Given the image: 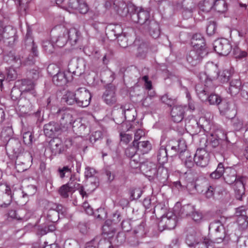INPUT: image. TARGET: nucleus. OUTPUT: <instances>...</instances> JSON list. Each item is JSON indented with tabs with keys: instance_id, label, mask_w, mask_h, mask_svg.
Listing matches in <instances>:
<instances>
[{
	"instance_id": "obj_53",
	"label": "nucleus",
	"mask_w": 248,
	"mask_h": 248,
	"mask_svg": "<svg viewBox=\"0 0 248 248\" xmlns=\"http://www.w3.org/2000/svg\"><path fill=\"white\" fill-rule=\"evenodd\" d=\"M216 30V24L215 22H210L206 28V31L208 35H212L215 32Z\"/></svg>"
},
{
	"instance_id": "obj_7",
	"label": "nucleus",
	"mask_w": 248,
	"mask_h": 248,
	"mask_svg": "<svg viewBox=\"0 0 248 248\" xmlns=\"http://www.w3.org/2000/svg\"><path fill=\"white\" fill-rule=\"evenodd\" d=\"M57 113L61 124L63 125H69L72 124L74 117L76 116L75 112L69 108L59 109Z\"/></svg>"
},
{
	"instance_id": "obj_41",
	"label": "nucleus",
	"mask_w": 248,
	"mask_h": 248,
	"mask_svg": "<svg viewBox=\"0 0 248 248\" xmlns=\"http://www.w3.org/2000/svg\"><path fill=\"white\" fill-rule=\"evenodd\" d=\"M233 54L235 58L238 59H242L248 57V51L242 50L238 46H236L233 48Z\"/></svg>"
},
{
	"instance_id": "obj_47",
	"label": "nucleus",
	"mask_w": 248,
	"mask_h": 248,
	"mask_svg": "<svg viewBox=\"0 0 248 248\" xmlns=\"http://www.w3.org/2000/svg\"><path fill=\"white\" fill-rule=\"evenodd\" d=\"M17 75L16 70L13 67H10L7 70L6 79L9 81L15 80L16 78Z\"/></svg>"
},
{
	"instance_id": "obj_59",
	"label": "nucleus",
	"mask_w": 248,
	"mask_h": 248,
	"mask_svg": "<svg viewBox=\"0 0 248 248\" xmlns=\"http://www.w3.org/2000/svg\"><path fill=\"white\" fill-rule=\"evenodd\" d=\"M96 171L93 168L89 167L85 168L84 174L86 178H89L93 177Z\"/></svg>"
},
{
	"instance_id": "obj_40",
	"label": "nucleus",
	"mask_w": 248,
	"mask_h": 248,
	"mask_svg": "<svg viewBox=\"0 0 248 248\" xmlns=\"http://www.w3.org/2000/svg\"><path fill=\"white\" fill-rule=\"evenodd\" d=\"M225 171L223 165L222 163L218 164L217 169L210 174V177L214 179H217L220 178Z\"/></svg>"
},
{
	"instance_id": "obj_35",
	"label": "nucleus",
	"mask_w": 248,
	"mask_h": 248,
	"mask_svg": "<svg viewBox=\"0 0 248 248\" xmlns=\"http://www.w3.org/2000/svg\"><path fill=\"white\" fill-rule=\"evenodd\" d=\"M232 72L233 71L231 69L224 70L219 73H218L217 78L222 83L227 82L229 80Z\"/></svg>"
},
{
	"instance_id": "obj_23",
	"label": "nucleus",
	"mask_w": 248,
	"mask_h": 248,
	"mask_svg": "<svg viewBox=\"0 0 248 248\" xmlns=\"http://www.w3.org/2000/svg\"><path fill=\"white\" fill-rule=\"evenodd\" d=\"M52 154L54 155H59L65 150L64 145L59 140H53L50 142Z\"/></svg>"
},
{
	"instance_id": "obj_64",
	"label": "nucleus",
	"mask_w": 248,
	"mask_h": 248,
	"mask_svg": "<svg viewBox=\"0 0 248 248\" xmlns=\"http://www.w3.org/2000/svg\"><path fill=\"white\" fill-rule=\"evenodd\" d=\"M82 207L83 209H84L85 212L89 215H92L93 214V208L90 206L89 203L87 202H84L83 203Z\"/></svg>"
},
{
	"instance_id": "obj_8",
	"label": "nucleus",
	"mask_w": 248,
	"mask_h": 248,
	"mask_svg": "<svg viewBox=\"0 0 248 248\" xmlns=\"http://www.w3.org/2000/svg\"><path fill=\"white\" fill-rule=\"evenodd\" d=\"M12 201L11 191L6 184L0 185V207H6Z\"/></svg>"
},
{
	"instance_id": "obj_11",
	"label": "nucleus",
	"mask_w": 248,
	"mask_h": 248,
	"mask_svg": "<svg viewBox=\"0 0 248 248\" xmlns=\"http://www.w3.org/2000/svg\"><path fill=\"white\" fill-rule=\"evenodd\" d=\"M209 231L216 233L217 243L221 242L224 237V227L219 221H215L210 223L209 227Z\"/></svg>"
},
{
	"instance_id": "obj_56",
	"label": "nucleus",
	"mask_w": 248,
	"mask_h": 248,
	"mask_svg": "<svg viewBox=\"0 0 248 248\" xmlns=\"http://www.w3.org/2000/svg\"><path fill=\"white\" fill-rule=\"evenodd\" d=\"M145 132L144 131L141 129H138L137 130L135 133V138L133 142V144H134V146L137 145L136 144L138 143V141L140 140V139L144 136Z\"/></svg>"
},
{
	"instance_id": "obj_24",
	"label": "nucleus",
	"mask_w": 248,
	"mask_h": 248,
	"mask_svg": "<svg viewBox=\"0 0 248 248\" xmlns=\"http://www.w3.org/2000/svg\"><path fill=\"white\" fill-rule=\"evenodd\" d=\"M210 115L209 117L206 116L201 117L198 122H196L193 120L194 123L196 124L199 125L204 131H209L211 128V120Z\"/></svg>"
},
{
	"instance_id": "obj_36",
	"label": "nucleus",
	"mask_w": 248,
	"mask_h": 248,
	"mask_svg": "<svg viewBox=\"0 0 248 248\" xmlns=\"http://www.w3.org/2000/svg\"><path fill=\"white\" fill-rule=\"evenodd\" d=\"M123 112L126 119H128V121H132L134 119L136 110L132 106H125Z\"/></svg>"
},
{
	"instance_id": "obj_13",
	"label": "nucleus",
	"mask_w": 248,
	"mask_h": 248,
	"mask_svg": "<svg viewBox=\"0 0 248 248\" xmlns=\"http://www.w3.org/2000/svg\"><path fill=\"white\" fill-rule=\"evenodd\" d=\"M68 7L72 13H73V10H77L83 14H86L89 10L87 4L83 0H69Z\"/></svg>"
},
{
	"instance_id": "obj_38",
	"label": "nucleus",
	"mask_w": 248,
	"mask_h": 248,
	"mask_svg": "<svg viewBox=\"0 0 248 248\" xmlns=\"http://www.w3.org/2000/svg\"><path fill=\"white\" fill-rule=\"evenodd\" d=\"M246 212L244 207L241 206L236 208L235 215L239 217L238 221H240V218L243 220V223H246V225L248 226V217H246Z\"/></svg>"
},
{
	"instance_id": "obj_19",
	"label": "nucleus",
	"mask_w": 248,
	"mask_h": 248,
	"mask_svg": "<svg viewBox=\"0 0 248 248\" xmlns=\"http://www.w3.org/2000/svg\"><path fill=\"white\" fill-rule=\"evenodd\" d=\"M68 76H71V74L69 72H60L53 76V81L57 86H63L70 80Z\"/></svg>"
},
{
	"instance_id": "obj_15",
	"label": "nucleus",
	"mask_w": 248,
	"mask_h": 248,
	"mask_svg": "<svg viewBox=\"0 0 248 248\" xmlns=\"http://www.w3.org/2000/svg\"><path fill=\"white\" fill-rule=\"evenodd\" d=\"M173 141H170L167 145L168 149H171V154L172 155H175L176 153L179 152L181 154L186 152V145L185 140L184 139L179 140L176 143V145H173Z\"/></svg>"
},
{
	"instance_id": "obj_27",
	"label": "nucleus",
	"mask_w": 248,
	"mask_h": 248,
	"mask_svg": "<svg viewBox=\"0 0 248 248\" xmlns=\"http://www.w3.org/2000/svg\"><path fill=\"white\" fill-rule=\"evenodd\" d=\"M114 8L122 16H125L128 12L127 5L124 1H116L113 2Z\"/></svg>"
},
{
	"instance_id": "obj_10",
	"label": "nucleus",
	"mask_w": 248,
	"mask_h": 248,
	"mask_svg": "<svg viewBox=\"0 0 248 248\" xmlns=\"http://www.w3.org/2000/svg\"><path fill=\"white\" fill-rule=\"evenodd\" d=\"M195 163L199 166L204 167L209 162V154L204 149H198L194 155Z\"/></svg>"
},
{
	"instance_id": "obj_63",
	"label": "nucleus",
	"mask_w": 248,
	"mask_h": 248,
	"mask_svg": "<svg viewBox=\"0 0 248 248\" xmlns=\"http://www.w3.org/2000/svg\"><path fill=\"white\" fill-rule=\"evenodd\" d=\"M120 136L121 141L125 144L128 143L132 140V136L129 134L121 133Z\"/></svg>"
},
{
	"instance_id": "obj_48",
	"label": "nucleus",
	"mask_w": 248,
	"mask_h": 248,
	"mask_svg": "<svg viewBox=\"0 0 248 248\" xmlns=\"http://www.w3.org/2000/svg\"><path fill=\"white\" fill-rule=\"evenodd\" d=\"M209 103L211 105H218L221 102V98L217 94H212L207 98Z\"/></svg>"
},
{
	"instance_id": "obj_16",
	"label": "nucleus",
	"mask_w": 248,
	"mask_h": 248,
	"mask_svg": "<svg viewBox=\"0 0 248 248\" xmlns=\"http://www.w3.org/2000/svg\"><path fill=\"white\" fill-rule=\"evenodd\" d=\"M186 108L181 105H176L173 107L171 111L172 120L176 123L182 121L184 118Z\"/></svg>"
},
{
	"instance_id": "obj_14",
	"label": "nucleus",
	"mask_w": 248,
	"mask_h": 248,
	"mask_svg": "<svg viewBox=\"0 0 248 248\" xmlns=\"http://www.w3.org/2000/svg\"><path fill=\"white\" fill-rule=\"evenodd\" d=\"M183 210L186 216H190L196 222H200L203 219V215L200 211H196L193 206L187 205L183 208Z\"/></svg>"
},
{
	"instance_id": "obj_6",
	"label": "nucleus",
	"mask_w": 248,
	"mask_h": 248,
	"mask_svg": "<svg viewBox=\"0 0 248 248\" xmlns=\"http://www.w3.org/2000/svg\"><path fill=\"white\" fill-rule=\"evenodd\" d=\"M16 30L11 26L0 27V40H3L9 45L12 46L16 39Z\"/></svg>"
},
{
	"instance_id": "obj_9",
	"label": "nucleus",
	"mask_w": 248,
	"mask_h": 248,
	"mask_svg": "<svg viewBox=\"0 0 248 248\" xmlns=\"http://www.w3.org/2000/svg\"><path fill=\"white\" fill-rule=\"evenodd\" d=\"M176 217L172 213H168L162 217L158 225L159 228L163 229L171 230L174 229L176 225Z\"/></svg>"
},
{
	"instance_id": "obj_2",
	"label": "nucleus",
	"mask_w": 248,
	"mask_h": 248,
	"mask_svg": "<svg viewBox=\"0 0 248 248\" xmlns=\"http://www.w3.org/2000/svg\"><path fill=\"white\" fill-rule=\"evenodd\" d=\"M225 172L224 180L227 183L231 185L235 182L234 187L235 196L237 199L241 200L244 194V186L242 181L237 180L236 172L234 169L227 168Z\"/></svg>"
},
{
	"instance_id": "obj_44",
	"label": "nucleus",
	"mask_w": 248,
	"mask_h": 248,
	"mask_svg": "<svg viewBox=\"0 0 248 248\" xmlns=\"http://www.w3.org/2000/svg\"><path fill=\"white\" fill-rule=\"evenodd\" d=\"M186 244L190 247H194L198 242L196 238V233L195 232H193L192 233L187 234L186 239Z\"/></svg>"
},
{
	"instance_id": "obj_37",
	"label": "nucleus",
	"mask_w": 248,
	"mask_h": 248,
	"mask_svg": "<svg viewBox=\"0 0 248 248\" xmlns=\"http://www.w3.org/2000/svg\"><path fill=\"white\" fill-rule=\"evenodd\" d=\"M136 144L138 151L143 154L147 153L151 149V145L148 141L138 142Z\"/></svg>"
},
{
	"instance_id": "obj_21",
	"label": "nucleus",
	"mask_w": 248,
	"mask_h": 248,
	"mask_svg": "<svg viewBox=\"0 0 248 248\" xmlns=\"http://www.w3.org/2000/svg\"><path fill=\"white\" fill-rule=\"evenodd\" d=\"M80 181L79 179L75 177V176H71L68 185L70 186L73 192L76 190H78L80 194L82 197L86 195V193L84 191L83 186L78 182Z\"/></svg>"
},
{
	"instance_id": "obj_61",
	"label": "nucleus",
	"mask_w": 248,
	"mask_h": 248,
	"mask_svg": "<svg viewBox=\"0 0 248 248\" xmlns=\"http://www.w3.org/2000/svg\"><path fill=\"white\" fill-rule=\"evenodd\" d=\"M118 41L120 46L122 47H126L127 46V39L125 36L122 35L118 37Z\"/></svg>"
},
{
	"instance_id": "obj_62",
	"label": "nucleus",
	"mask_w": 248,
	"mask_h": 248,
	"mask_svg": "<svg viewBox=\"0 0 248 248\" xmlns=\"http://www.w3.org/2000/svg\"><path fill=\"white\" fill-rule=\"evenodd\" d=\"M60 177L62 178L65 176L66 173H70L71 172V168L68 166H64L62 169L59 170Z\"/></svg>"
},
{
	"instance_id": "obj_39",
	"label": "nucleus",
	"mask_w": 248,
	"mask_h": 248,
	"mask_svg": "<svg viewBox=\"0 0 248 248\" xmlns=\"http://www.w3.org/2000/svg\"><path fill=\"white\" fill-rule=\"evenodd\" d=\"M227 9V6L224 0H216L214 4V10L217 12L223 13Z\"/></svg>"
},
{
	"instance_id": "obj_4",
	"label": "nucleus",
	"mask_w": 248,
	"mask_h": 248,
	"mask_svg": "<svg viewBox=\"0 0 248 248\" xmlns=\"http://www.w3.org/2000/svg\"><path fill=\"white\" fill-rule=\"evenodd\" d=\"M52 31L53 33H58L52 38L53 43L58 47L63 46L67 41L66 28L63 25H59L56 26Z\"/></svg>"
},
{
	"instance_id": "obj_50",
	"label": "nucleus",
	"mask_w": 248,
	"mask_h": 248,
	"mask_svg": "<svg viewBox=\"0 0 248 248\" xmlns=\"http://www.w3.org/2000/svg\"><path fill=\"white\" fill-rule=\"evenodd\" d=\"M59 214L57 211L52 209L49 210L47 216L51 221L54 222L59 218Z\"/></svg>"
},
{
	"instance_id": "obj_49",
	"label": "nucleus",
	"mask_w": 248,
	"mask_h": 248,
	"mask_svg": "<svg viewBox=\"0 0 248 248\" xmlns=\"http://www.w3.org/2000/svg\"><path fill=\"white\" fill-rule=\"evenodd\" d=\"M55 1L58 6L61 7L62 8L65 9L70 13L72 12L70 11V8L68 7V3L69 0H68L67 1H66V0H55Z\"/></svg>"
},
{
	"instance_id": "obj_51",
	"label": "nucleus",
	"mask_w": 248,
	"mask_h": 248,
	"mask_svg": "<svg viewBox=\"0 0 248 248\" xmlns=\"http://www.w3.org/2000/svg\"><path fill=\"white\" fill-rule=\"evenodd\" d=\"M23 140L25 144L31 145L32 141V136L31 132L28 131L23 134Z\"/></svg>"
},
{
	"instance_id": "obj_60",
	"label": "nucleus",
	"mask_w": 248,
	"mask_h": 248,
	"mask_svg": "<svg viewBox=\"0 0 248 248\" xmlns=\"http://www.w3.org/2000/svg\"><path fill=\"white\" fill-rule=\"evenodd\" d=\"M241 94L244 98L248 99V83H245L242 85Z\"/></svg>"
},
{
	"instance_id": "obj_33",
	"label": "nucleus",
	"mask_w": 248,
	"mask_h": 248,
	"mask_svg": "<svg viewBox=\"0 0 248 248\" xmlns=\"http://www.w3.org/2000/svg\"><path fill=\"white\" fill-rule=\"evenodd\" d=\"M149 23V33L150 35L154 38H157L160 35L158 24L154 21H150Z\"/></svg>"
},
{
	"instance_id": "obj_30",
	"label": "nucleus",
	"mask_w": 248,
	"mask_h": 248,
	"mask_svg": "<svg viewBox=\"0 0 248 248\" xmlns=\"http://www.w3.org/2000/svg\"><path fill=\"white\" fill-rule=\"evenodd\" d=\"M216 0H204L202 2L199 3L200 9L205 13L210 12L211 10H214V4Z\"/></svg>"
},
{
	"instance_id": "obj_28",
	"label": "nucleus",
	"mask_w": 248,
	"mask_h": 248,
	"mask_svg": "<svg viewBox=\"0 0 248 248\" xmlns=\"http://www.w3.org/2000/svg\"><path fill=\"white\" fill-rule=\"evenodd\" d=\"M180 157L187 168H191L194 165V157H193L188 152L180 154Z\"/></svg>"
},
{
	"instance_id": "obj_43",
	"label": "nucleus",
	"mask_w": 248,
	"mask_h": 248,
	"mask_svg": "<svg viewBox=\"0 0 248 248\" xmlns=\"http://www.w3.org/2000/svg\"><path fill=\"white\" fill-rule=\"evenodd\" d=\"M73 192L68 185V183L66 184L62 185L59 190V193L63 198H67L69 193H72Z\"/></svg>"
},
{
	"instance_id": "obj_25",
	"label": "nucleus",
	"mask_w": 248,
	"mask_h": 248,
	"mask_svg": "<svg viewBox=\"0 0 248 248\" xmlns=\"http://www.w3.org/2000/svg\"><path fill=\"white\" fill-rule=\"evenodd\" d=\"M241 82L239 79L232 80L230 83L228 93L232 95H236L240 91Z\"/></svg>"
},
{
	"instance_id": "obj_54",
	"label": "nucleus",
	"mask_w": 248,
	"mask_h": 248,
	"mask_svg": "<svg viewBox=\"0 0 248 248\" xmlns=\"http://www.w3.org/2000/svg\"><path fill=\"white\" fill-rule=\"evenodd\" d=\"M148 46L146 44L142 43L138 47V51L139 56L140 57H143L145 53L148 52Z\"/></svg>"
},
{
	"instance_id": "obj_17",
	"label": "nucleus",
	"mask_w": 248,
	"mask_h": 248,
	"mask_svg": "<svg viewBox=\"0 0 248 248\" xmlns=\"http://www.w3.org/2000/svg\"><path fill=\"white\" fill-rule=\"evenodd\" d=\"M217 65L212 62H209L205 65V75L206 78L212 80L218 77Z\"/></svg>"
},
{
	"instance_id": "obj_12",
	"label": "nucleus",
	"mask_w": 248,
	"mask_h": 248,
	"mask_svg": "<svg viewBox=\"0 0 248 248\" xmlns=\"http://www.w3.org/2000/svg\"><path fill=\"white\" fill-rule=\"evenodd\" d=\"M85 248H112L109 242L102 239L100 236H96L86 244Z\"/></svg>"
},
{
	"instance_id": "obj_3",
	"label": "nucleus",
	"mask_w": 248,
	"mask_h": 248,
	"mask_svg": "<svg viewBox=\"0 0 248 248\" xmlns=\"http://www.w3.org/2000/svg\"><path fill=\"white\" fill-rule=\"evenodd\" d=\"M76 104L80 107H88L91 99V94L85 88L81 87L76 91Z\"/></svg>"
},
{
	"instance_id": "obj_1",
	"label": "nucleus",
	"mask_w": 248,
	"mask_h": 248,
	"mask_svg": "<svg viewBox=\"0 0 248 248\" xmlns=\"http://www.w3.org/2000/svg\"><path fill=\"white\" fill-rule=\"evenodd\" d=\"M191 44L193 49L189 52L186 59L192 65H196L199 63L202 57L206 55L207 51L205 48L204 41L201 34H196L193 36Z\"/></svg>"
},
{
	"instance_id": "obj_31",
	"label": "nucleus",
	"mask_w": 248,
	"mask_h": 248,
	"mask_svg": "<svg viewBox=\"0 0 248 248\" xmlns=\"http://www.w3.org/2000/svg\"><path fill=\"white\" fill-rule=\"evenodd\" d=\"M167 146L166 147L161 146L157 153V160L160 164H163L168 160L167 150H169Z\"/></svg>"
},
{
	"instance_id": "obj_5",
	"label": "nucleus",
	"mask_w": 248,
	"mask_h": 248,
	"mask_svg": "<svg viewBox=\"0 0 248 248\" xmlns=\"http://www.w3.org/2000/svg\"><path fill=\"white\" fill-rule=\"evenodd\" d=\"M214 48L217 53L222 56L228 55L232 49L229 41L224 38L216 40L214 43Z\"/></svg>"
},
{
	"instance_id": "obj_45",
	"label": "nucleus",
	"mask_w": 248,
	"mask_h": 248,
	"mask_svg": "<svg viewBox=\"0 0 248 248\" xmlns=\"http://www.w3.org/2000/svg\"><path fill=\"white\" fill-rule=\"evenodd\" d=\"M13 134V129L10 126L4 127L1 132V138L7 140L10 138Z\"/></svg>"
},
{
	"instance_id": "obj_18",
	"label": "nucleus",
	"mask_w": 248,
	"mask_h": 248,
	"mask_svg": "<svg viewBox=\"0 0 248 248\" xmlns=\"http://www.w3.org/2000/svg\"><path fill=\"white\" fill-rule=\"evenodd\" d=\"M44 133L46 136L52 137L61 131L59 124L55 122H50L44 125Z\"/></svg>"
},
{
	"instance_id": "obj_46",
	"label": "nucleus",
	"mask_w": 248,
	"mask_h": 248,
	"mask_svg": "<svg viewBox=\"0 0 248 248\" xmlns=\"http://www.w3.org/2000/svg\"><path fill=\"white\" fill-rule=\"evenodd\" d=\"M54 43L50 42L49 41H44L42 44V46L45 51L47 53H52L54 50Z\"/></svg>"
},
{
	"instance_id": "obj_58",
	"label": "nucleus",
	"mask_w": 248,
	"mask_h": 248,
	"mask_svg": "<svg viewBox=\"0 0 248 248\" xmlns=\"http://www.w3.org/2000/svg\"><path fill=\"white\" fill-rule=\"evenodd\" d=\"M212 243V241L205 239L203 242L196 244L194 248H209Z\"/></svg>"
},
{
	"instance_id": "obj_57",
	"label": "nucleus",
	"mask_w": 248,
	"mask_h": 248,
	"mask_svg": "<svg viewBox=\"0 0 248 248\" xmlns=\"http://www.w3.org/2000/svg\"><path fill=\"white\" fill-rule=\"evenodd\" d=\"M232 106L228 102H223L220 104L219 109L221 113H225L231 109Z\"/></svg>"
},
{
	"instance_id": "obj_52",
	"label": "nucleus",
	"mask_w": 248,
	"mask_h": 248,
	"mask_svg": "<svg viewBox=\"0 0 248 248\" xmlns=\"http://www.w3.org/2000/svg\"><path fill=\"white\" fill-rule=\"evenodd\" d=\"M138 149L137 148V145L134 146V144H133V146L127 148L125 150V153L127 156L129 157H132L135 155Z\"/></svg>"
},
{
	"instance_id": "obj_26",
	"label": "nucleus",
	"mask_w": 248,
	"mask_h": 248,
	"mask_svg": "<svg viewBox=\"0 0 248 248\" xmlns=\"http://www.w3.org/2000/svg\"><path fill=\"white\" fill-rule=\"evenodd\" d=\"M62 100L69 105L76 104V92L66 91L63 95Z\"/></svg>"
},
{
	"instance_id": "obj_20",
	"label": "nucleus",
	"mask_w": 248,
	"mask_h": 248,
	"mask_svg": "<svg viewBox=\"0 0 248 248\" xmlns=\"http://www.w3.org/2000/svg\"><path fill=\"white\" fill-rule=\"evenodd\" d=\"M6 150L12 151L13 154L17 156L22 151L21 143L17 140H9L6 146Z\"/></svg>"
},
{
	"instance_id": "obj_32",
	"label": "nucleus",
	"mask_w": 248,
	"mask_h": 248,
	"mask_svg": "<svg viewBox=\"0 0 248 248\" xmlns=\"http://www.w3.org/2000/svg\"><path fill=\"white\" fill-rule=\"evenodd\" d=\"M67 39L70 41L71 44H76L79 38V32L75 28H71L69 31L66 29Z\"/></svg>"
},
{
	"instance_id": "obj_55",
	"label": "nucleus",
	"mask_w": 248,
	"mask_h": 248,
	"mask_svg": "<svg viewBox=\"0 0 248 248\" xmlns=\"http://www.w3.org/2000/svg\"><path fill=\"white\" fill-rule=\"evenodd\" d=\"M70 126H72L73 128L76 129L81 128L82 127V124L81 123V120L80 118L76 117V116L74 117V120L72 121V124H69Z\"/></svg>"
},
{
	"instance_id": "obj_29",
	"label": "nucleus",
	"mask_w": 248,
	"mask_h": 248,
	"mask_svg": "<svg viewBox=\"0 0 248 248\" xmlns=\"http://www.w3.org/2000/svg\"><path fill=\"white\" fill-rule=\"evenodd\" d=\"M4 60L8 63L12 64L15 67H18L21 64V60L19 57L16 56L14 52H10L5 56Z\"/></svg>"
},
{
	"instance_id": "obj_22",
	"label": "nucleus",
	"mask_w": 248,
	"mask_h": 248,
	"mask_svg": "<svg viewBox=\"0 0 248 248\" xmlns=\"http://www.w3.org/2000/svg\"><path fill=\"white\" fill-rule=\"evenodd\" d=\"M104 101L108 105L111 106L117 101L116 94L113 89H108L102 96Z\"/></svg>"
},
{
	"instance_id": "obj_34",
	"label": "nucleus",
	"mask_w": 248,
	"mask_h": 248,
	"mask_svg": "<svg viewBox=\"0 0 248 248\" xmlns=\"http://www.w3.org/2000/svg\"><path fill=\"white\" fill-rule=\"evenodd\" d=\"M149 16L148 11L142 9L140 10L137 15V22L141 25L146 24L149 19Z\"/></svg>"
},
{
	"instance_id": "obj_42",
	"label": "nucleus",
	"mask_w": 248,
	"mask_h": 248,
	"mask_svg": "<svg viewBox=\"0 0 248 248\" xmlns=\"http://www.w3.org/2000/svg\"><path fill=\"white\" fill-rule=\"evenodd\" d=\"M196 91L200 99L202 101L207 100V95H206V91L205 87H203L202 85H197L196 86Z\"/></svg>"
}]
</instances>
